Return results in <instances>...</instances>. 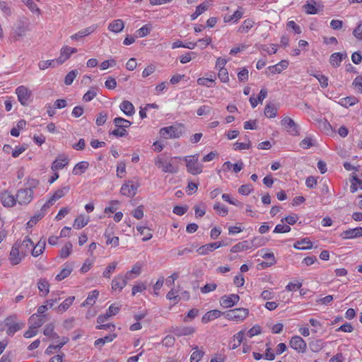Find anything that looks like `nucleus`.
<instances>
[{"label": "nucleus", "mask_w": 362, "mask_h": 362, "mask_svg": "<svg viewBox=\"0 0 362 362\" xmlns=\"http://www.w3.org/2000/svg\"><path fill=\"white\" fill-rule=\"evenodd\" d=\"M199 156V153H197L183 158V160L186 162L187 172L192 175H198L202 172L203 165L198 163Z\"/></svg>", "instance_id": "obj_1"}, {"label": "nucleus", "mask_w": 362, "mask_h": 362, "mask_svg": "<svg viewBox=\"0 0 362 362\" xmlns=\"http://www.w3.org/2000/svg\"><path fill=\"white\" fill-rule=\"evenodd\" d=\"M248 315V309L244 308H235L224 313L225 317L227 320L233 321H243Z\"/></svg>", "instance_id": "obj_2"}, {"label": "nucleus", "mask_w": 362, "mask_h": 362, "mask_svg": "<svg viewBox=\"0 0 362 362\" xmlns=\"http://www.w3.org/2000/svg\"><path fill=\"white\" fill-rule=\"evenodd\" d=\"M16 320V316L11 315L8 317L4 321L5 325L8 327L6 330V334L9 336H13L15 334V332H18V330L23 329L25 327V322H17Z\"/></svg>", "instance_id": "obj_3"}, {"label": "nucleus", "mask_w": 362, "mask_h": 362, "mask_svg": "<svg viewBox=\"0 0 362 362\" xmlns=\"http://www.w3.org/2000/svg\"><path fill=\"white\" fill-rule=\"evenodd\" d=\"M33 190L29 188L20 189L16 194V202L20 205H28L33 199Z\"/></svg>", "instance_id": "obj_4"}, {"label": "nucleus", "mask_w": 362, "mask_h": 362, "mask_svg": "<svg viewBox=\"0 0 362 362\" xmlns=\"http://www.w3.org/2000/svg\"><path fill=\"white\" fill-rule=\"evenodd\" d=\"M155 165L158 168H161L163 173L175 174L179 171L178 166L173 165L170 162H167L160 157L156 158Z\"/></svg>", "instance_id": "obj_5"}, {"label": "nucleus", "mask_w": 362, "mask_h": 362, "mask_svg": "<svg viewBox=\"0 0 362 362\" xmlns=\"http://www.w3.org/2000/svg\"><path fill=\"white\" fill-rule=\"evenodd\" d=\"M281 124L290 134L293 136L299 134L300 127L291 118L284 117L281 121Z\"/></svg>", "instance_id": "obj_6"}, {"label": "nucleus", "mask_w": 362, "mask_h": 362, "mask_svg": "<svg viewBox=\"0 0 362 362\" xmlns=\"http://www.w3.org/2000/svg\"><path fill=\"white\" fill-rule=\"evenodd\" d=\"M18 100L22 105H27L30 100L32 93L27 87L24 86H18L16 90Z\"/></svg>", "instance_id": "obj_7"}, {"label": "nucleus", "mask_w": 362, "mask_h": 362, "mask_svg": "<svg viewBox=\"0 0 362 362\" xmlns=\"http://www.w3.org/2000/svg\"><path fill=\"white\" fill-rule=\"evenodd\" d=\"M289 346L298 353L303 354L306 351L307 344L300 336H293L289 341Z\"/></svg>", "instance_id": "obj_8"}, {"label": "nucleus", "mask_w": 362, "mask_h": 362, "mask_svg": "<svg viewBox=\"0 0 362 362\" xmlns=\"http://www.w3.org/2000/svg\"><path fill=\"white\" fill-rule=\"evenodd\" d=\"M129 279L126 278L125 275H117L114 277L111 283V288L113 291H118V293H120L122 290L126 286L127 284V281Z\"/></svg>", "instance_id": "obj_9"}, {"label": "nucleus", "mask_w": 362, "mask_h": 362, "mask_svg": "<svg viewBox=\"0 0 362 362\" xmlns=\"http://www.w3.org/2000/svg\"><path fill=\"white\" fill-rule=\"evenodd\" d=\"M160 134L164 139L179 138L181 135V132L174 126H169L160 129Z\"/></svg>", "instance_id": "obj_10"}, {"label": "nucleus", "mask_w": 362, "mask_h": 362, "mask_svg": "<svg viewBox=\"0 0 362 362\" xmlns=\"http://www.w3.org/2000/svg\"><path fill=\"white\" fill-rule=\"evenodd\" d=\"M138 187V183H133L132 181H129L122 185L120 192L124 196L133 197L136 194Z\"/></svg>", "instance_id": "obj_11"}, {"label": "nucleus", "mask_w": 362, "mask_h": 362, "mask_svg": "<svg viewBox=\"0 0 362 362\" xmlns=\"http://www.w3.org/2000/svg\"><path fill=\"white\" fill-rule=\"evenodd\" d=\"M240 300V297L237 294H230L223 296L220 299V304L223 308H231L235 305Z\"/></svg>", "instance_id": "obj_12"}, {"label": "nucleus", "mask_w": 362, "mask_h": 362, "mask_svg": "<svg viewBox=\"0 0 362 362\" xmlns=\"http://www.w3.org/2000/svg\"><path fill=\"white\" fill-rule=\"evenodd\" d=\"M22 256L20 250V244L18 242H16L12 247L11 250L10 252V261L13 265H16L21 262Z\"/></svg>", "instance_id": "obj_13"}, {"label": "nucleus", "mask_w": 362, "mask_h": 362, "mask_svg": "<svg viewBox=\"0 0 362 362\" xmlns=\"http://www.w3.org/2000/svg\"><path fill=\"white\" fill-rule=\"evenodd\" d=\"M0 200L5 207H12L17 202L16 197L6 190L0 193Z\"/></svg>", "instance_id": "obj_14"}, {"label": "nucleus", "mask_w": 362, "mask_h": 362, "mask_svg": "<svg viewBox=\"0 0 362 362\" xmlns=\"http://www.w3.org/2000/svg\"><path fill=\"white\" fill-rule=\"evenodd\" d=\"M170 332L177 337L188 336L195 332L192 327L175 326L170 328Z\"/></svg>", "instance_id": "obj_15"}, {"label": "nucleus", "mask_w": 362, "mask_h": 362, "mask_svg": "<svg viewBox=\"0 0 362 362\" xmlns=\"http://www.w3.org/2000/svg\"><path fill=\"white\" fill-rule=\"evenodd\" d=\"M226 245V244L222 242H216L209 244H206L204 245L201 246L197 252L200 255H205L209 253V252H211L221 246Z\"/></svg>", "instance_id": "obj_16"}, {"label": "nucleus", "mask_w": 362, "mask_h": 362, "mask_svg": "<svg viewBox=\"0 0 362 362\" xmlns=\"http://www.w3.org/2000/svg\"><path fill=\"white\" fill-rule=\"evenodd\" d=\"M19 244L21 253L23 257L27 255L30 252H32L34 243L29 237L26 236L21 243H19Z\"/></svg>", "instance_id": "obj_17"}, {"label": "nucleus", "mask_w": 362, "mask_h": 362, "mask_svg": "<svg viewBox=\"0 0 362 362\" xmlns=\"http://www.w3.org/2000/svg\"><path fill=\"white\" fill-rule=\"evenodd\" d=\"M74 269V263L66 262L64 265V268L61 270L60 273L56 276V280L62 281L69 276Z\"/></svg>", "instance_id": "obj_18"}, {"label": "nucleus", "mask_w": 362, "mask_h": 362, "mask_svg": "<svg viewBox=\"0 0 362 362\" xmlns=\"http://www.w3.org/2000/svg\"><path fill=\"white\" fill-rule=\"evenodd\" d=\"M96 28H97V26L95 25H92L91 26H90L88 28H86L84 29H82V30H79L78 33L72 35L71 36V38L72 40H79V39L93 33L96 30Z\"/></svg>", "instance_id": "obj_19"}, {"label": "nucleus", "mask_w": 362, "mask_h": 362, "mask_svg": "<svg viewBox=\"0 0 362 362\" xmlns=\"http://www.w3.org/2000/svg\"><path fill=\"white\" fill-rule=\"evenodd\" d=\"M340 237L342 239H354L361 237L359 227L344 230L341 233Z\"/></svg>", "instance_id": "obj_20"}, {"label": "nucleus", "mask_w": 362, "mask_h": 362, "mask_svg": "<svg viewBox=\"0 0 362 362\" xmlns=\"http://www.w3.org/2000/svg\"><path fill=\"white\" fill-rule=\"evenodd\" d=\"M69 163V159L65 156H59L52 165V170L55 171L57 170L62 169L64 166H66Z\"/></svg>", "instance_id": "obj_21"}, {"label": "nucleus", "mask_w": 362, "mask_h": 362, "mask_svg": "<svg viewBox=\"0 0 362 362\" xmlns=\"http://www.w3.org/2000/svg\"><path fill=\"white\" fill-rule=\"evenodd\" d=\"M223 313L218 310H210L204 315L202 321L203 323H208L210 321L218 318Z\"/></svg>", "instance_id": "obj_22"}, {"label": "nucleus", "mask_w": 362, "mask_h": 362, "mask_svg": "<svg viewBox=\"0 0 362 362\" xmlns=\"http://www.w3.org/2000/svg\"><path fill=\"white\" fill-rule=\"evenodd\" d=\"M119 108L127 116H132L135 112L133 104L129 100L123 101L120 104Z\"/></svg>", "instance_id": "obj_23"}, {"label": "nucleus", "mask_w": 362, "mask_h": 362, "mask_svg": "<svg viewBox=\"0 0 362 362\" xmlns=\"http://www.w3.org/2000/svg\"><path fill=\"white\" fill-rule=\"evenodd\" d=\"M288 66V62L281 60L278 64L269 66V69L272 74H280L283 70L286 69Z\"/></svg>", "instance_id": "obj_24"}, {"label": "nucleus", "mask_w": 362, "mask_h": 362, "mask_svg": "<svg viewBox=\"0 0 362 362\" xmlns=\"http://www.w3.org/2000/svg\"><path fill=\"white\" fill-rule=\"evenodd\" d=\"M250 248H252V246L250 245V243L247 240H244L233 245L230 249V252L233 253L239 252L249 250Z\"/></svg>", "instance_id": "obj_25"}, {"label": "nucleus", "mask_w": 362, "mask_h": 362, "mask_svg": "<svg viewBox=\"0 0 362 362\" xmlns=\"http://www.w3.org/2000/svg\"><path fill=\"white\" fill-rule=\"evenodd\" d=\"M43 333L46 337L50 339H59V336L58 335V334L54 332V325L53 323L46 325Z\"/></svg>", "instance_id": "obj_26"}, {"label": "nucleus", "mask_w": 362, "mask_h": 362, "mask_svg": "<svg viewBox=\"0 0 362 362\" xmlns=\"http://www.w3.org/2000/svg\"><path fill=\"white\" fill-rule=\"evenodd\" d=\"M89 167V163L86 161L78 163L73 168L72 173L75 175H79L83 173Z\"/></svg>", "instance_id": "obj_27"}, {"label": "nucleus", "mask_w": 362, "mask_h": 362, "mask_svg": "<svg viewBox=\"0 0 362 362\" xmlns=\"http://www.w3.org/2000/svg\"><path fill=\"white\" fill-rule=\"evenodd\" d=\"M293 247L298 250H308L312 248L313 243L308 238H303L295 243Z\"/></svg>", "instance_id": "obj_28"}, {"label": "nucleus", "mask_w": 362, "mask_h": 362, "mask_svg": "<svg viewBox=\"0 0 362 362\" xmlns=\"http://www.w3.org/2000/svg\"><path fill=\"white\" fill-rule=\"evenodd\" d=\"M124 22L121 19H117L113 21L112 23L109 24L108 29L109 30L113 33H119L121 32L124 28Z\"/></svg>", "instance_id": "obj_29"}, {"label": "nucleus", "mask_w": 362, "mask_h": 362, "mask_svg": "<svg viewBox=\"0 0 362 362\" xmlns=\"http://www.w3.org/2000/svg\"><path fill=\"white\" fill-rule=\"evenodd\" d=\"M112 233V231L109 230V228L106 229L104 236L107 239L106 244L107 245H112L114 247H117L119 245V239L118 237L111 236Z\"/></svg>", "instance_id": "obj_30"}, {"label": "nucleus", "mask_w": 362, "mask_h": 362, "mask_svg": "<svg viewBox=\"0 0 362 362\" xmlns=\"http://www.w3.org/2000/svg\"><path fill=\"white\" fill-rule=\"evenodd\" d=\"M37 288L42 296H47L49 292V284L46 279H40L37 282Z\"/></svg>", "instance_id": "obj_31"}, {"label": "nucleus", "mask_w": 362, "mask_h": 362, "mask_svg": "<svg viewBox=\"0 0 362 362\" xmlns=\"http://www.w3.org/2000/svg\"><path fill=\"white\" fill-rule=\"evenodd\" d=\"M345 57L346 54L341 52H335L330 56L329 62L333 66L337 67L340 65L343 58Z\"/></svg>", "instance_id": "obj_32"}, {"label": "nucleus", "mask_w": 362, "mask_h": 362, "mask_svg": "<svg viewBox=\"0 0 362 362\" xmlns=\"http://www.w3.org/2000/svg\"><path fill=\"white\" fill-rule=\"evenodd\" d=\"M71 56L70 51H69V47L68 46H64L61 49L60 56L59 58L56 59V62L58 64H62L64 63L66 60H67L69 57Z\"/></svg>", "instance_id": "obj_33"}, {"label": "nucleus", "mask_w": 362, "mask_h": 362, "mask_svg": "<svg viewBox=\"0 0 362 362\" xmlns=\"http://www.w3.org/2000/svg\"><path fill=\"white\" fill-rule=\"evenodd\" d=\"M117 337L115 334H110L95 341V346L102 347L105 343L111 342Z\"/></svg>", "instance_id": "obj_34"}, {"label": "nucleus", "mask_w": 362, "mask_h": 362, "mask_svg": "<svg viewBox=\"0 0 362 362\" xmlns=\"http://www.w3.org/2000/svg\"><path fill=\"white\" fill-rule=\"evenodd\" d=\"M208 2L204 1L196 7L195 12L191 15V19L195 20L199 16L208 9Z\"/></svg>", "instance_id": "obj_35"}, {"label": "nucleus", "mask_w": 362, "mask_h": 362, "mask_svg": "<svg viewBox=\"0 0 362 362\" xmlns=\"http://www.w3.org/2000/svg\"><path fill=\"white\" fill-rule=\"evenodd\" d=\"M99 296V291L97 290L93 291L89 293L86 300L82 303V306L93 305L95 303V300Z\"/></svg>", "instance_id": "obj_36"}, {"label": "nucleus", "mask_w": 362, "mask_h": 362, "mask_svg": "<svg viewBox=\"0 0 362 362\" xmlns=\"http://www.w3.org/2000/svg\"><path fill=\"white\" fill-rule=\"evenodd\" d=\"M45 248V240H40L35 246L33 247L32 250V255L33 257H38L41 255Z\"/></svg>", "instance_id": "obj_37"}, {"label": "nucleus", "mask_w": 362, "mask_h": 362, "mask_svg": "<svg viewBox=\"0 0 362 362\" xmlns=\"http://www.w3.org/2000/svg\"><path fill=\"white\" fill-rule=\"evenodd\" d=\"M75 299L74 296H70L66 298L57 308V309L59 312H65L72 305L74 300Z\"/></svg>", "instance_id": "obj_38"}, {"label": "nucleus", "mask_w": 362, "mask_h": 362, "mask_svg": "<svg viewBox=\"0 0 362 362\" xmlns=\"http://www.w3.org/2000/svg\"><path fill=\"white\" fill-rule=\"evenodd\" d=\"M45 315H42L41 317L37 318V314H34L30 317V322L32 323L31 325L36 328L37 329L40 327L45 322V320L43 318Z\"/></svg>", "instance_id": "obj_39"}, {"label": "nucleus", "mask_w": 362, "mask_h": 362, "mask_svg": "<svg viewBox=\"0 0 362 362\" xmlns=\"http://www.w3.org/2000/svg\"><path fill=\"white\" fill-rule=\"evenodd\" d=\"M115 125L118 128L127 129L132 125V122L122 117H115L113 120Z\"/></svg>", "instance_id": "obj_40"}, {"label": "nucleus", "mask_w": 362, "mask_h": 362, "mask_svg": "<svg viewBox=\"0 0 362 362\" xmlns=\"http://www.w3.org/2000/svg\"><path fill=\"white\" fill-rule=\"evenodd\" d=\"M136 230L144 236L142 238L143 241H147L152 238L150 228L147 227L137 226Z\"/></svg>", "instance_id": "obj_41"}, {"label": "nucleus", "mask_w": 362, "mask_h": 362, "mask_svg": "<svg viewBox=\"0 0 362 362\" xmlns=\"http://www.w3.org/2000/svg\"><path fill=\"white\" fill-rule=\"evenodd\" d=\"M277 109L272 105L268 104L264 108V115L268 118H274L276 116Z\"/></svg>", "instance_id": "obj_42"}, {"label": "nucleus", "mask_w": 362, "mask_h": 362, "mask_svg": "<svg viewBox=\"0 0 362 362\" xmlns=\"http://www.w3.org/2000/svg\"><path fill=\"white\" fill-rule=\"evenodd\" d=\"M72 244L71 242H67L60 251V257L63 259L67 258L72 250Z\"/></svg>", "instance_id": "obj_43"}, {"label": "nucleus", "mask_w": 362, "mask_h": 362, "mask_svg": "<svg viewBox=\"0 0 362 362\" xmlns=\"http://www.w3.org/2000/svg\"><path fill=\"white\" fill-rule=\"evenodd\" d=\"M254 21L252 19H246L243 21L242 25L239 28L238 32L243 33H247L253 27Z\"/></svg>", "instance_id": "obj_44"}, {"label": "nucleus", "mask_w": 362, "mask_h": 362, "mask_svg": "<svg viewBox=\"0 0 362 362\" xmlns=\"http://www.w3.org/2000/svg\"><path fill=\"white\" fill-rule=\"evenodd\" d=\"M141 272V266L139 265V264H134L132 269L129 272H127L124 275L126 276V278L128 279H133L134 276H132V274H134L136 276H139Z\"/></svg>", "instance_id": "obj_45"}, {"label": "nucleus", "mask_w": 362, "mask_h": 362, "mask_svg": "<svg viewBox=\"0 0 362 362\" xmlns=\"http://www.w3.org/2000/svg\"><path fill=\"white\" fill-rule=\"evenodd\" d=\"M310 349L313 352H318L320 351L324 346L323 342L320 339H316L312 341L309 344Z\"/></svg>", "instance_id": "obj_46"}, {"label": "nucleus", "mask_w": 362, "mask_h": 362, "mask_svg": "<svg viewBox=\"0 0 362 362\" xmlns=\"http://www.w3.org/2000/svg\"><path fill=\"white\" fill-rule=\"evenodd\" d=\"M70 189L69 186H66L62 188H60L57 189L52 196V199H54L55 201L58 200L59 199L63 197Z\"/></svg>", "instance_id": "obj_47"}, {"label": "nucleus", "mask_w": 362, "mask_h": 362, "mask_svg": "<svg viewBox=\"0 0 362 362\" xmlns=\"http://www.w3.org/2000/svg\"><path fill=\"white\" fill-rule=\"evenodd\" d=\"M88 222V218L86 219L85 217L82 215L78 216L74 221V227L77 229H81L87 225Z\"/></svg>", "instance_id": "obj_48"}, {"label": "nucleus", "mask_w": 362, "mask_h": 362, "mask_svg": "<svg viewBox=\"0 0 362 362\" xmlns=\"http://www.w3.org/2000/svg\"><path fill=\"white\" fill-rule=\"evenodd\" d=\"M358 100L356 97H346L340 100L339 104L341 105L342 106L347 107V105L351 106L355 105L356 103H358Z\"/></svg>", "instance_id": "obj_49"}, {"label": "nucleus", "mask_w": 362, "mask_h": 362, "mask_svg": "<svg viewBox=\"0 0 362 362\" xmlns=\"http://www.w3.org/2000/svg\"><path fill=\"white\" fill-rule=\"evenodd\" d=\"M243 12L241 10L238 9L233 15L225 16L224 21L226 23L230 21L236 22L243 16Z\"/></svg>", "instance_id": "obj_50"}, {"label": "nucleus", "mask_w": 362, "mask_h": 362, "mask_svg": "<svg viewBox=\"0 0 362 362\" xmlns=\"http://www.w3.org/2000/svg\"><path fill=\"white\" fill-rule=\"evenodd\" d=\"M98 89L95 87L90 88L83 95V100L86 102L92 100L97 95Z\"/></svg>", "instance_id": "obj_51"}, {"label": "nucleus", "mask_w": 362, "mask_h": 362, "mask_svg": "<svg viewBox=\"0 0 362 362\" xmlns=\"http://www.w3.org/2000/svg\"><path fill=\"white\" fill-rule=\"evenodd\" d=\"M267 240L262 237H255L250 243V245L255 247H259L266 245Z\"/></svg>", "instance_id": "obj_52"}, {"label": "nucleus", "mask_w": 362, "mask_h": 362, "mask_svg": "<svg viewBox=\"0 0 362 362\" xmlns=\"http://www.w3.org/2000/svg\"><path fill=\"white\" fill-rule=\"evenodd\" d=\"M78 71L76 69L72 70L67 74L64 78V83L66 85H71L76 77L77 76Z\"/></svg>", "instance_id": "obj_53"}, {"label": "nucleus", "mask_w": 362, "mask_h": 362, "mask_svg": "<svg viewBox=\"0 0 362 362\" xmlns=\"http://www.w3.org/2000/svg\"><path fill=\"white\" fill-rule=\"evenodd\" d=\"M117 267V262H113L108 264L105 271L103 272V276L107 279H110L111 274L114 272Z\"/></svg>", "instance_id": "obj_54"}, {"label": "nucleus", "mask_w": 362, "mask_h": 362, "mask_svg": "<svg viewBox=\"0 0 362 362\" xmlns=\"http://www.w3.org/2000/svg\"><path fill=\"white\" fill-rule=\"evenodd\" d=\"M151 30V27L149 25H144L140 29L136 30V37H144L148 35Z\"/></svg>", "instance_id": "obj_55"}, {"label": "nucleus", "mask_w": 362, "mask_h": 362, "mask_svg": "<svg viewBox=\"0 0 362 362\" xmlns=\"http://www.w3.org/2000/svg\"><path fill=\"white\" fill-rule=\"evenodd\" d=\"M193 349L195 351L190 356L191 362H198L204 356V352L202 351H199L197 346L194 347Z\"/></svg>", "instance_id": "obj_56"}, {"label": "nucleus", "mask_w": 362, "mask_h": 362, "mask_svg": "<svg viewBox=\"0 0 362 362\" xmlns=\"http://www.w3.org/2000/svg\"><path fill=\"white\" fill-rule=\"evenodd\" d=\"M305 11L309 14H315L318 12L317 8L316 7V2L313 1V3H307L303 6Z\"/></svg>", "instance_id": "obj_57"}, {"label": "nucleus", "mask_w": 362, "mask_h": 362, "mask_svg": "<svg viewBox=\"0 0 362 362\" xmlns=\"http://www.w3.org/2000/svg\"><path fill=\"white\" fill-rule=\"evenodd\" d=\"M214 209L222 216H226L228 213V209L225 206L221 205L219 202L214 205Z\"/></svg>", "instance_id": "obj_58"}, {"label": "nucleus", "mask_w": 362, "mask_h": 362, "mask_svg": "<svg viewBox=\"0 0 362 362\" xmlns=\"http://www.w3.org/2000/svg\"><path fill=\"white\" fill-rule=\"evenodd\" d=\"M0 9L6 16H10L12 13L11 8L6 1H0Z\"/></svg>", "instance_id": "obj_59"}, {"label": "nucleus", "mask_w": 362, "mask_h": 362, "mask_svg": "<svg viewBox=\"0 0 362 362\" xmlns=\"http://www.w3.org/2000/svg\"><path fill=\"white\" fill-rule=\"evenodd\" d=\"M291 230V227L288 225L278 224L276 226L274 233H288Z\"/></svg>", "instance_id": "obj_60"}, {"label": "nucleus", "mask_w": 362, "mask_h": 362, "mask_svg": "<svg viewBox=\"0 0 362 362\" xmlns=\"http://www.w3.org/2000/svg\"><path fill=\"white\" fill-rule=\"evenodd\" d=\"M23 1L33 13H37V14L40 13V8L33 0H25Z\"/></svg>", "instance_id": "obj_61"}, {"label": "nucleus", "mask_w": 362, "mask_h": 362, "mask_svg": "<svg viewBox=\"0 0 362 362\" xmlns=\"http://www.w3.org/2000/svg\"><path fill=\"white\" fill-rule=\"evenodd\" d=\"M218 77L223 83H227L229 81L228 72L227 69H219Z\"/></svg>", "instance_id": "obj_62"}, {"label": "nucleus", "mask_w": 362, "mask_h": 362, "mask_svg": "<svg viewBox=\"0 0 362 362\" xmlns=\"http://www.w3.org/2000/svg\"><path fill=\"white\" fill-rule=\"evenodd\" d=\"M353 85L357 89L358 93H362V76H357L354 79Z\"/></svg>", "instance_id": "obj_63"}, {"label": "nucleus", "mask_w": 362, "mask_h": 362, "mask_svg": "<svg viewBox=\"0 0 362 362\" xmlns=\"http://www.w3.org/2000/svg\"><path fill=\"white\" fill-rule=\"evenodd\" d=\"M353 35L358 40H362V21L358 26L354 30Z\"/></svg>", "instance_id": "obj_64"}]
</instances>
